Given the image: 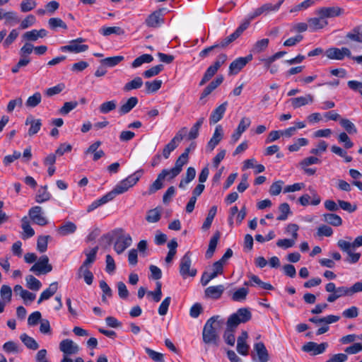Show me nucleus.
I'll return each instance as SVG.
<instances>
[{
    "label": "nucleus",
    "instance_id": "nucleus-24",
    "mask_svg": "<svg viewBox=\"0 0 362 362\" xmlns=\"http://www.w3.org/2000/svg\"><path fill=\"white\" fill-rule=\"evenodd\" d=\"M21 228L23 230L22 233V238L25 240L33 237L35 235V231L30 226V221L27 216H24L21 219Z\"/></svg>",
    "mask_w": 362,
    "mask_h": 362
},
{
    "label": "nucleus",
    "instance_id": "nucleus-25",
    "mask_svg": "<svg viewBox=\"0 0 362 362\" xmlns=\"http://www.w3.org/2000/svg\"><path fill=\"white\" fill-rule=\"evenodd\" d=\"M250 281H245L244 286H254L256 284L265 290H272L274 288L273 286L269 283H266L262 281L257 276L251 275Z\"/></svg>",
    "mask_w": 362,
    "mask_h": 362
},
{
    "label": "nucleus",
    "instance_id": "nucleus-32",
    "mask_svg": "<svg viewBox=\"0 0 362 362\" xmlns=\"http://www.w3.org/2000/svg\"><path fill=\"white\" fill-rule=\"evenodd\" d=\"M51 198L50 193L47 191V186L41 187L35 196V202L37 203H43L49 200Z\"/></svg>",
    "mask_w": 362,
    "mask_h": 362
},
{
    "label": "nucleus",
    "instance_id": "nucleus-4",
    "mask_svg": "<svg viewBox=\"0 0 362 362\" xmlns=\"http://www.w3.org/2000/svg\"><path fill=\"white\" fill-rule=\"evenodd\" d=\"M284 0H279L277 4L266 3L260 7L256 8L252 13H249L250 20H253L260 15H267L270 12H276L279 11L280 6Z\"/></svg>",
    "mask_w": 362,
    "mask_h": 362
},
{
    "label": "nucleus",
    "instance_id": "nucleus-30",
    "mask_svg": "<svg viewBox=\"0 0 362 362\" xmlns=\"http://www.w3.org/2000/svg\"><path fill=\"white\" fill-rule=\"evenodd\" d=\"M346 38L351 41L362 43V25L354 27L351 32L346 34Z\"/></svg>",
    "mask_w": 362,
    "mask_h": 362
},
{
    "label": "nucleus",
    "instance_id": "nucleus-2",
    "mask_svg": "<svg viewBox=\"0 0 362 362\" xmlns=\"http://www.w3.org/2000/svg\"><path fill=\"white\" fill-rule=\"evenodd\" d=\"M252 318V313L247 308H239L236 313H233L226 322V329L235 331L241 323H245Z\"/></svg>",
    "mask_w": 362,
    "mask_h": 362
},
{
    "label": "nucleus",
    "instance_id": "nucleus-61",
    "mask_svg": "<svg viewBox=\"0 0 362 362\" xmlns=\"http://www.w3.org/2000/svg\"><path fill=\"white\" fill-rule=\"evenodd\" d=\"M308 141L305 138H299L296 141L288 146V150L291 152L298 151L301 146H306Z\"/></svg>",
    "mask_w": 362,
    "mask_h": 362
},
{
    "label": "nucleus",
    "instance_id": "nucleus-63",
    "mask_svg": "<svg viewBox=\"0 0 362 362\" xmlns=\"http://www.w3.org/2000/svg\"><path fill=\"white\" fill-rule=\"evenodd\" d=\"M36 5L35 0H23L21 3V10L22 12H28L35 8Z\"/></svg>",
    "mask_w": 362,
    "mask_h": 362
},
{
    "label": "nucleus",
    "instance_id": "nucleus-42",
    "mask_svg": "<svg viewBox=\"0 0 362 362\" xmlns=\"http://www.w3.org/2000/svg\"><path fill=\"white\" fill-rule=\"evenodd\" d=\"M218 69L214 66L213 64L209 66L206 70L202 80L199 82V86H204L206 82H208L218 71Z\"/></svg>",
    "mask_w": 362,
    "mask_h": 362
},
{
    "label": "nucleus",
    "instance_id": "nucleus-9",
    "mask_svg": "<svg viewBox=\"0 0 362 362\" xmlns=\"http://www.w3.org/2000/svg\"><path fill=\"white\" fill-rule=\"evenodd\" d=\"M344 10L339 6L320 7L315 11V13L326 18H334L342 15Z\"/></svg>",
    "mask_w": 362,
    "mask_h": 362
},
{
    "label": "nucleus",
    "instance_id": "nucleus-43",
    "mask_svg": "<svg viewBox=\"0 0 362 362\" xmlns=\"http://www.w3.org/2000/svg\"><path fill=\"white\" fill-rule=\"evenodd\" d=\"M161 80H154L152 81H146L145 83L146 92L148 94L154 93L157 92L161 87Z\"/></svg>",
    "mask_w": 362,
    "mask_h": 362
},
{
    "label": "nucleus",
    "instance_id": "nucleus-34",
    "mask_svg": "<svg viewBox=\"0 0 362 362\" xmlns=\"http://www.w3.org/2000/svg\"><path fill=\"white\" fill-rule=\"evenodd\" d=\"M204 118L200 117L192 127L188 134L187 138L189 140H193L198 137L199 129L204 123Z\"/></svg>",
    "mask_w": 362,
    "mask_h": 362
},
{
    "label": "nucleus",
    "instance_id": "nucleus-51",
    "mask_svg": "<svg viewBox=\"0 0 362 362\" xmlns=\"http://www.w3.org/2000/svg\"><path fill=\"white\" fill-rule=\"evenodd\" d=\"M3 349L7 353L18 354L21 351L19 345L13 341L6 342L3 345Z\"/></svg>",
    "mask_w": 362,
    "mask_h": 362
},
{
    "label": "nucleus",
    "instance_id": "nucleus-52",
    "mask_svg": "<svg viewBox=\"0 0 362 362\" xmlns=\"http://www.w3.org/2000/svg\"><path fill=\"white\" fill-rule=\"evenodd\" d=\"M50 238L49 235H40L37 238V249L40 252H45L47 249L48 240Z\"/></svg>",
    "mask_w": 362,
    "mask_h": 362
},
{
    "label": "nucleus",
    "instance_id": "nucleus-26",
    "mask_svg": "<svg viewBox=\"0 0 362 362\" xmlns=\"http://www.w3.org/2000/svg\"><path fill=\"white\" fill-rule=\"evenodd\" d=\"M77 228L76 225L71 222V221H67L65 222L63 225L59 226L57 228L58 233L62 236H66L69 234H72L76 232Z\"/></svg>",
    "mask_w": 362,
    "mask_h": 362
},
{
    "label": "nucleus",
    "instance_id": "nucleus-33",
    "mask_svg": "<svg viewBox=\"0 0 362 362\" xmlns=\"http://www.w3.org/2000/svg\"><path fill=\"white\" fill-rule=\"evenodd\" d=\"M153 60V57L151 54H144L139 57L136 58L132 63V67L134 69L141 66L143 64L151 63Z\"/></svg>",
    "mask_w": 362,
    "mask_h": 362
},
{
    "label": "nucleus",
    "instance_id": "nucleus-11",
    "mask_svg": "<svg viewBox=\"0 0 362 362\" xmlns=\"http://www.w3.org/2000/svg\"><path fill=\"white\" fill-rule=\"evenodd\" d=\"M327 347L328 344L327 342L317 344L313 341H309L302 346V350L307 353H312V355L316 356L324 353Z\"/></svg>",
    "mask_w": 362,
    "mask_h": 362
},
{
    "label": "nucleus",
    "instance_id": "nucleus-5",
    "mask_svg": "<svg viewBox=\"0 0 362 362\" xmlns=\"http://www.w3.org/2000/svg\"><path fill=\"white\" fill-rule=\"evenodd\" d=\"M86 41L84 38L78 37L72 40L69 42V45L60 47L62 52H69L71 53H81L86 52L88 49L87 45H81Z\"/></svg>",
    "mask_w": 362,
    "mask_h": 362
},
{
    "label": "nucleus",
    "instance_id": "nucleus-41",
    "mask_svg": "<svg viewBox=\"0 0 362 362\" xmlns=\"http://www.w3.org/2000/svg\"><path fill=\"white\" fill-rule=\"evenodd\" d=\"M143 173V170H139L134 173L133 174L128 176L127 177H126L125 179H124V180L129 187V188H131L137 183V182L140 180L141 177L142 176Z\"/></svg>",
    "mask_w": 362,
    "mask_h": 362
},
{
    "label": "nucleus",
    "instance_id": "nucleus-10",
    "mask_svg": "<svg viewBox=\"0 0 362 362\" xmlns=\"http://www.w3.org/2000/svg\"><path fill=\"white\" fill-rule=\"evenodd\" d=\"M132 244V238L129 234H123L119 235L115 244L114 250L118 254H122L127 248Z\"/></svg>",
    "mask_w": 362,
    "mask_h": 362
},
{
    "label": "nucleus",
    "instance_id": "nucleus-29",
    "mask_svg": "<svg viewBox=\"0 0 362 362\" xmlns=\"http://www.w3.org/2000/svg\"><path fill=\"white\" fill-rule=\"evenodd\" d=\"M139 100L136 97L129 98L125 103H124L119 109V113L126 115L129 113L138 103Z\"/></svg>",
    "mask_w": 362,
    "mask_h": 362
},
{
    "label": "nucleus",
    "instance_id": "nucleus-49",
    "mask_svg": "<svg viewBox=\"0 0 362 362\" xmlns=\"http://www.w3.org/2000/svg\"><path fill=\"white\" fill-rule=\"evenodd\" d=\"M42 100V96L40 93L36 92L33 95L30 96L26 103L25 105L28 107H35L37 106Z\"/></svg>",
    "mask_w": 362,
    "mask_h": 362
},
{
    "label": "nucleus",
    "instance_id": "nucleus-37",
    "mask_svg": "<svg viewBox=\"0 0 362 362\" xmlns=\"http://www.w3.org/2000/svg\"><path fill=\"white\" fill-rule=\"evenodd\" d=\"M248 293V288L245 287L239 288L233 293L231 299L235 302L244 301L246 299Z\"/></svg>",
    "mask_w": 362,
    "mask_h": 362
},
{
    "label": "nucleus",
    "instance_id": "nucleus-44",
    "mask_svg": "<svg viewBox=\"0 0 362 362\" xmlns=\"http://www.w3.org/2000/svg\"><path fill=\"white\" fill-rule=\"evenodd\" d=\"M124 59L123 56H114L102 59L100 63L104 66L113 67L119 64Z\"/></svg>",
    "mask_w": 362,
    "mask_h": 362
},
{
    "label": "nucleus",
    "instance_id": "nucleus-38",
    "mask_svg": "<svg viewBox=\"0 0 362 362\" xmlns=\"http://www.w3.org/2000/svg\"><path fill=\"white\" fill-rule=\"evenodd\" d=\"M20 339L27 348L30 349L37 350L39 347L37 342L33 337L26 334H22Z\"/></svg>",
    "mask_w": 362,
    "mask_h": 362
},
{
    "label": "nucleus",
    "instance_id": "nucleus-16",
    "mask_svg": "<svg viewBox=\"0 0 362 362\" xmlns=\"http://www.w3.org/2000/svg\"><path fill=\"white\" fill-rule=\"evenodd\" d=\"M310 191L311 192L312 198H313L310 202H309L310 199V196L308 194H304L303 195L300 197L298 199V202L303 206H306L308 204L317 206V205L320 204L321 202V198L317 194L316 191L313 189H310Z\"/></svg>",
    "mask_w": 362,
    "mask_h": 362
},
{
    "label": "nucleus",
    "instance_id": "nucleus-17",
    "mask_svg": "<svg viewBox=\"0 0 362 362\" xmlns=\"http://www.w3.org/2000/svg\"><path fill=\"white\" fill-rule=\"evenodd\" d=\"M314 97L311 94H307L305 96L293 98L289 100L291 106L294 108H299L308 104L313 103Z\"/></svg>",
    "mask_w": 362,
    "mask_h": 362
},
{
    "label": "nucleus",
    "instance_id": "nucleus-50",
    "mask_svg": "<svg viewBox=\"0 0 362 362\" xmlns=\"http://www.w3.org/2000/svg\"><path fill=\"white\" fill-rule=\"evenodd\" d=\"M163 68L164 66L163 64L154 66L150 68L149 69L144 71L143 73V76L146 78H149L153 76H157L160 72H161L163 70Z\"/></svg>",
    "mask_w": 362,
    "mask_h": 362
},
{
    "label": "nucleus",
    "instance_id": "nucleus-35",
    "mask_svg": "<svg viewBox=\"0 0 362 362\" xmlns=\"http://www.w3.org/2000/svg\"><path fill=\"white\" fill-rule=\"evenodd\" d=\"M163 180L164 179L163 178V175L161 176L160 174H158L156 180L149 186L148 192L144 193L143 194H147L151 195L156 192L158 190L162 189L163 187Z\"/></svg>",
    "mask_w": 362,
    "mask_h": 362
},
{
    "label": "nucleus",
    "instance_id": "nucleus-27",
    "mask_svg": "<svg viewBox=\"0 0 362 362\" xmlns=\"http://www.w3.org/2000/svg\"><path fill=\"white\" fill-rule=\"evenodd\" d=\"M57 282L52 283L49 288L42 292L37 300V303H41L43 300H48L51 298L57 291Z\"/></svg>",
    "mask_w": 362,
    "mask_h": 362
},
{
    "label": "nucleus",
    "instance_id": "nucleus-31",
    "mask_svg": "<svg viewBox=\"0 0 362 362\" xmlns=\"http://www.w3.org/2000/svg\"><path fill=\"white\" fill-rule=\"evenodd\" d=\"M143 83L142 78L139 76H136L132 81L126 83L122 89L124 92H129L132 90L140 88Z\"/></svg>",
    "mask_w": 362,
    "mask_h": 362
},
{
    "label": "nucleus",
    "instance_id": "nucleus-13",
    "mask_svg": "<svg viewBox=\"0 0 362 362\" xmlns=\"http://www.w3.org/2000/svg\"><path fill=\"white\" fill-rule=\"evenodd\" d=\"M326 56L330 59L342 60L345 57H351V52L346 47H332L327 49Z\"/></svg>",
    "mask_w": 362,
    "mask_h": 362
},
{
    "label": "nucleus",
    "instance_id": "nucleus-18",
    "mask_svg": "<svg viewBox=\"0 0 362 362\" xmlns=\"http://www.w3.org/2000/svg\"><path fill=\"white\" fill-rule=\"evenodd\" d=\"M228 106V102H224L219 106H218L211 114L209 118V122L211 124H216L223 117V115L226 110Z\"/></svg>",
    "mask_w": 362,
    "mask_h": 362
},
{
    "label": "nucleus",
    "instance_id": "nucleus-12",
    "mask_svg": "<svg viewBox=\"0 0 362 362\" xmlns=\"http://www.w3.org/2000/svg\"><path fill=\"white\" fill-rule=\"evenodd\" d=\"M59 349L64 355L69 356L78 354L80 348L71 339H66L59 343Z\"/></svg>",
    "mask_w": 362,
    "mask_h": 362
},
{
    "label": "nucleus",
    "instance_id": "nucleus-39",
    "mask_svg": "<svg viewBox=\"0 0 362 362\" xmlns=\"http://www.w3.org/2000/svg\"><path fill=\"white\" fill-rule=\"evenodd\" d=\"M26 286L33 291H38L42 286L41 282L33 275L25 277Z\"/></svg>",
    "mask_w": 362,
    "mask_h": 362
},
{
    "label": "nucleus",
    "instance_id": "nucleus-53",
    "mask_svg": "<svg viewBox=\"0 0 362 362\" xmlns=\"http://www.w3.org/2000/svg\"><path fill=\"white\" fill-rule=\"evenodd\" d=\"M48 25L52 30H56L57 28L67 29L66 24L59 18H51L48 21Z\"/></svg>",
    "mask_w": 362,
    "mask_h": 362
},
{
    "label": "nucleus",
    "instance_id": "nucleus-47",
    "mask_svg": "<svg viewBox=\"0 0 362 362\" xmlns=\"http://www.w3.org/2000/svg\"><path fill=\"white\" fill-rule=\"evenodd\" d=\"M98 250V247H93L89 252H85L86 259L81 265L90 267V265L95 262L96 259V254Z\"/></svg>",
    "mask_w": 362,
    "mask_h": 362
},
{
    "label": "nucleus",
    "instance_id": "nucleus-40",
    "mask_svg": "<svg viewBox=\"0 0 362 362\" xmlns=\"http://www.w3.org/2000/svg\"><path fill=\"white\" fill-rule=\"evenodd\" d=\"M269 40L267 38H264V39L257 41L254 44L253 47L251 49V52L255 54L261 53L262 52L264 51L267 48V47L269 45Z\"/></svg>",
    "mask_w": 362,
    "mask_h": 362
},
{
    "label": "nucleus",
    "instance_id": "nucleus-7",
    "mask_svg": "<svg viewBox=\"0 0 362 362\" xmlns=\"http://www.w3.org/2000/svg\"><path fill=\"white\" fill-rule=\"evenodd\" d=\"M28 215L35 224L43 226L48 223L47 218L44 216L42 208L40 206H35L30 209Z\"/></svg>",
    "mask_w": 362,
    "mask_h": 362
},
{
    "label": "nucleus",
    "instance_id": "nucleus-48",
    "mask_svg": "<svg viewBox=\"0 0 362 362\" xmlns=\"http://www.w3.org/2000/svg\"><path fill=\"white\" fill-rule=\"evenodd\" d=\"M160 218V210L158 208H155L148 211L146 217L148 223H156Z\"/></svg>",
    "mask_w": 362,
    "mask_h": 362
},
{
    "label": "nucleus",
    "instance_id": "nucleus-36",
    "mask_svg": "<svg viewBox=\"0 0 362 362\" xmlns=\"http://www.w3.org/2000/svg\"><path fill=\"white\" fill-rule=\"evenodd\" d=\"M323 220L333 226H339L342 224L341 218L335 214H323Z\"/></svg>",
    "mask_w": 362,
    "mask_h": 362
},
{
    "label": "nucleus",
    "instance_id": "nucleus-58",
    "mask_svg": "<svg viewBox=\"0 0 362 362\" xmlns=\"http://www.w3.org/2000/svg\"><path fill=\"white\" fill-rule=\"evenodd\" d=\"M284 185V182L282 180H278L272 184L269 188V194L272 196H277L279 195L281 190L282 186Z\"/></svg>",
    "mask_w": 362,
    "mask_h": 362
},
{
    "label": "nucleus",
    "instance_id": "nucleus-45",
    "mask_svg": "<svg viewBox=\"0 0 362 362\" xmlns=\"http://www.w3.org/2000/svg\"><path fill=\"white\" fill-rule=\"evenodd\" d=\"M117 107V101L115 100L103 103L99 107V111L102 114H107L115 110Z\"/></svg>",
    "mask_w": 362,
    "mask_h": 362
},
{
    "label": "nucleus",
    "instance_id": "nucleus-60",
    "mask_svg": "<svg viewBox=\"0 0 362 362\" xmlns=\"http://www.w3.org/2000/svg\"><path fill=\"white\" fill-rule=\"evenodd\" d=\"M78 105V102L71 101L64 103V105L60 108L59 113L62 115H67L71 110L75 109Z\"/></svg>",
    "mask_w": 362,
    "mask_h": 362
},
{
    "label": "nucleus",
    "instance_id": "nucleus-23",
    "mask_svg": "<svg viewBox=\"0 0 362 362\" xmlns=\"http://www.w3.org/2000/svg\"><path fill=\"white\" fill-rule=\"evenodd\" d=\"M220 237H221V233L219 231H216L214 235L211 238L210 240H209V247H208V249L205 253V257L206 259H211L215 251H216V246H217V244H218V242L220 239Z\"/></svg>",
    "mask_w": 362,
    "mask_h": 362
},
{
    "label": "nucleus",
    "instance_id": "nucleus-46",
    "mask_svg": "<svg viewBox=\"0 0 362 362\" xmlns=\"http://www.w3.org/2000/svg\"><path fill=\"white\" fill-rule=\"evenodd\" d=\"M319 0H305L300 4L296 5L290 9V13H296L302 10H305L315 4Z\"/></svg>",
    "mask_w": 362,
    "mask_h": 362
},
{
    "label": "nucleus",
    "instance_id": "nucleus-8",
    "mask_svg": "<svg viewBox=\"0 0 362 362\" xmlns=\"http://www.w3.org/2000/svg\"><path fill=\"white\" fill-rule=\"evenodd\" d=\"M252 59V55L251 54L244 57H238L233 61L228 69L229 75H235L238 74L241 69L246 66V64Z\"/></svg>",
    "mask_w": 362,
    "mask_h": 362
},
{
    "label": "nucleus",
    "instance_id": "nucleus-22",
    "mask_svg": "<svg viewBox=\"0 0 362 362\" xmlns=\"http://www.w3.org/2000/svg\"><path fill=\"white\" fill-rule=\"evenodd\" d=\"M25 125H30L28 134L30 136H32L40 131L42 126V122L40 119H35L30 116L28 117L25 120Z\"/></svg>",
    "mask_w": 362,
    "mask_h": 362
},
{
    "label": "nucleus",
    "instance_id": "nucleus-54",
    "mask_svg": "<svg viewBox=\"0 0 362 362\" xmlns=\"http://www.w3.org/2000/svg\"><path fill=\"white\" fill-rule=\"evenodd\" d=\"M251 21L252 20H250V15L248 14L247 19L241 23V25L238 26L235 32L231 34L232 37H233L235 40L239 37L242 33L248 28Z\"/></svg>",
    "mask_w": 362,
    "mask_h": 362
},
{
    "label": "nucleus",
    "instance_id": "nucleus-28",
    "mask_svg": "<svg viewBox=\"0 0 362 362\" xmlns=\"http://www.w3.org/2000/svg\"><path fill=\"white\" fill-rule=\"evenodd\" d=\"M254 349L257 352L259 360L260 362H267L269 360V354L266 349V346L262 342L256 343L254 346Z\"/></svg>",
    "mask_w": 362,
    "mask_h": 362
},
{
    "label": "nucleus",
    "instance_id": "nucleus-62",
    "mask_svg": "<svg viewBox=\"0 0 362 362\" xmlns=\"http://www.w3.org/2000/svg\"><path fill=\"white\" fill-rule=\"evenodd\" d=\"M171 302V298L170 296L166 297L161 302L159 308H158V314L161 316L165 315L168 313L169 305Z\"/></svg>",
    "mask_w": 362,
    "mask_h": 362
},
{
    "label": "nucleus",
    "instance_id": "nucleus-3",
    "mask_svg": "<svg viewBox=\"0 0 362 362\" xmlns=\"http://www.w3.org/2000/svg\"><path fill=\"white\" fill-rule=\"evenodd\" d=\"M192 266V252L187 251L180 259V274L186 279L188 276L194 277L197 275V269L191 268Z\"/></svg>",
    "mask_w": 362,
    "mask_h": 362
},
{
    "label": "nucleus",
    "instance_id": "nucleus-57",
    "mask_svg": "<svg viewBox=\"0 0 362 362\" xmlns=\"http://www.w3.org/2000/svg\"><path fill=\"white\" fill-rule=\"evenodd\" d=\"M0 295L5 302L9 303L11 300L12 290L8 285H3L0 289Z\"/></svg>",
    "mask_w": 362,
    "mask_h": 362
},
{
    "label": "nucleus",
    "instance_id": "nucleus-64",
    "mask_svg": "<svg viewBox=\"0 0 362 362\" xmlns=\"http://www.w3.org/2000/svg\"><path fill=\"white\" fill-rule=\"evenodd\" d=\"M188 158L185 153H182L175 161L174 167L175 170L174 171H180L181 173L183 165L188 162Z\"/></svg>",
    "mask_w": 362,
    "mask_h": 362
},
{
    "label": "nucleus",
    "instance_id": "nucleus-6",
    "mask_svg": "<svg viewBox=\"0 0 362 362\" xmlns=\"http://www.w3.org/2000/svg\"><path fill=\"white\" fill-rule=\"evenodd\" d=\"M52 270V266L49 264V258L47 255H42L38 261L35 263L30 271L34 272L37 275L40 274H47Z\"/></svg>",
    "mask_w": 362,
    "mask_h": 362
},
{
    "label": "nucleus",
    "instance_id": "nucleus-55",
    "mask_svg": "<svg viewBox=\"0 0 362 362\" xmlns=\"http://www.w3.org/2000/svg\"><path fill=\"white\" fill-rule=\"evenodd\" d=\"M279 210L281 214L277 217L278 221H285L288 218V215L291 213V209L288 204L283 203L279 206Z\"/></svg>",
    "mask_w": 362,
    "mask_h": 362
},
{
    "label": "nucleus",
    "instance_id": "nucleus-20",
    "mask_svg": "<svg viewBox=\"0 0 362 362\" xmlns=\"http://www.w3.org/2000/svg\"><path fill=\"white\" fill-rule=\"evenodd\" d=\"M224 290L223 285L211 286L205 289L204 294L206 298L217 300L221 297Z\"/></svg>",
    "mask_w": 362,
    "mask_h": 362
},
{
    "label": "nucleus",
    "instance_id": "nucleus-21",
    "mask_svg": "<svg viewBox=\"0 0 362 362\" xmlns=\"http://www.w3.org/2000/svg\"><path fill=\"white\" fill-rule=\"evenodd\" d=\"M308 27L312 31L322 29L328 25V22L321 16L318 17L310 18L308 19Z\"/></svg>",
    "mask_w": 362,
    "mask_h": 362
},
{
    "label": "nucleus",
    "instance_id": "nucleus-15",
    "mask_svg": "<svg viewBox=\"0 0 362 362\" xmlns=\"http://www.w3.org/2000/svg\"><path fill=\"white\" fill-rule=\"evenodd\" d=\"M164 23L162 16V10H157L151 13L145 21L146 25L149 28H158Z\"/></svg>",
    "mask_w": 362,
    "mask_h": 362
},
{
    "label": "nucleus",
    "instance_id": "nucleus-59",
    "mask_svg": "<svg viewBox=\"0 0 362 362\" xmlns=\"http://www.w3.org/2000/svg\"><path fill=\"white\" fill-rule=\"evenodd\" d=\"M339 122H340V124L345 129V130L349 134L356 133L357 130H356L355 125L349 119H341Z\"/></svg>",
    "mask_w": 362,
    "mask_h": 362
},
{
    "label": "nucleus",
    "instance_id": "nucleus-1",
    "mask_svg": "<svg viewBox=\"0 0 362 362\" xmlns=\"http://www.w3.org/2000/svg\"><path fill=\"white\" fill-rule=\"evenodd\" d=\"M225 324V320L220 315H214L207 320L203 331L202 339L206 344L218 346L219 330Z\"/></svg>",
    "mask_w": 362,
    "mask_h": 362
},
{
    "label": "nucleus",
    "instance_id": "nucleus-14",
    "mask_svg": "<svg viewBox=\"0 0 362 362\" xmlns=\"http://www.w3.org/2000/svg\"><path fill=\"white\" fill-rule=\"evenodd\" d=\"M223 136V129L221 125H218L215 128V131L214 134L209 141L207 143L206 151L207 152L211 153L215 147L219 144V142L222 140Z\"/></svg>",
    "mask_w": 362,
    "mask_h": 362
},
{
    "label": "nucleus",
    "instance_id": "nucleus-19",
    "mask_svg": "<svg viewBox=\"0 0 362 362\" xmlns=\"http://www.w3.org/2000/svg\"><path fill=\"white\" fill-rule=\"evenodd\" d=\"M223 81V76L222 75L218 76L214 80L203 90L200 95V100H203L209 95L217 87H218Z\"/></svg>",
    "mask_w": 362,
    "mask_h": 362
},
{
    "label": "nucleus",
    "instance_id": "nucleus-56",
    "mask_svg": "<svg viewBox=\"0 0 362 362\" xmlns=\"http://www.w3.org/2000/svg\"><path fill=\"white\" fill-rule=\"evenodd\" d=\"M100 33L105 36H107L113 33L121 35L124 33V31L120 27H104L101 28Z\"/></svg>",
    "mask_w": 362,
    "mask_h": 362
}]
</instances>
